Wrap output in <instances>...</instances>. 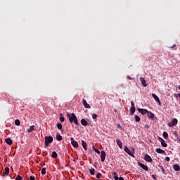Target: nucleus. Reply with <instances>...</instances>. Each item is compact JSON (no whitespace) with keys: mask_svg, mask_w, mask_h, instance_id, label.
<instances>
[{"mask_svg":"<svg viewBox=\"0 0 180 180\" xmlns=\"http://www.w3.org/2000/svg\"><path fill=\"white\" fill-rule=\"evenodd\" d=\"M56 140L58 141H61V140H63V136L61 135H60L59 133H57V134H56Z\"/></svg>","mask_w":180,"mask_h":180,"instance_id":"obj_20","label":"nucleus"},{"mask_svg":"<svg viewBox=\"0 0 180 180\" xmlns=\"http://www.w3.org/2000/svg\"><path fill=\"white\" fill-rule=\"evenodd\" d=\"M159 168H160L161 171L162 172V174H165V169L162 165H158Z\"/></svg>","mask_w":180,"mask_h":180,"instance_id":"obj_31","label":"nucleus"},{"mask_svg":"<svg viewBox=\"0 0 180 180\" xmlns=\"http://www.w3.org/2000/svg\"><path fill=\"white\" fill-rule=\"evenodd\" d=\"M137 110H138V112H139V113H141V115H147V113L148 112V110H147L144 108H138Z\"/></svg>","mask_w":180,"mask_h":180,"instance_id":"obj_9","label":"nucleus"},{"mask_svg":"<svg viewBox=\"0 0 180 180\" xmlns=\"http://www.w3.org/2000/svg\"><path fill=\"white\" fill-rule=\"evenodd\" d=\"M164 139H168V133L167 131L163 132Z\"/></svg>","mask_w":180,"mask_h":180,"instance_id":"obj_33","label":"nucleus"},{"mask_svg":"<svg viewBox=\"0 0 180 180\" xmlns=\"http://www.w3.org/2000/svg\"><path fill=\"white\" fill-rule=\"evenodd\" d=\"M4 175H9V167H6Z\"/></svg>","mask_w":180,"mask_h":180,"instance_id":"obj_27","label":"nucleus"},{"mask_svg":"<svg viewBox=\"0 0 180 180\" xmlns=\"http://www.w3.org/2000/svg\"><path fill=\"white\" fill-rule=\"evenodd\" d=\"M5 141L6 143V144H8V146H12V139L11 138H7L5 139Z\"/></svg>","mask_w":180,"mask_h":180,"instance_id":"obj_18","label":"nucleus"},{"mask_svg":"<svg viewBox=\"0 0 180 180\" xmlns=\"http://www.w3.org/2000/svg\"><path fill=\"white\" fill-rule=\"evenodd\" d=\"M179 89L180 90V85L179 86Z\"/></svg>","mask_w":180,"mask_h":180,"instance_id":"obj_46","label":"nucleus"},{"mask_svg":"<svg viewBox=\"0 0 180 180\" xmlns=\"http://www.w3.org/2000/svg\"><path fill=\"white\" fill-rule=\"evenodd\" d=\"M1 176H4V174H3V175H1Z\"/></svg>","mask_w":180,"mask_h":180,"instance_id":"obj_50","label":"nucleus"},{"mask_svg":"<svg viewBox=\"0 0 180 180\" xmlns=\"http://www.w3.org/2000/svg\"><path fill=\"white\" fill-rule=\"evenodd\" d=\"M151 176H152L153 179L157 180L155 175L153 174Z\"/></svg>","mask_w":180,"mask_h":180,"instance_id":"obj_41","label":"nucleus"},{"mask_svg":"<svg viewBox=\"0 0 180 180\" xmlns=\"http://www.w3.org/2000/svg\"><path fill=\"white\" fill-rule=\"evenodd\" d=\"M112 175L114 176L113 178L115 180H119V176H117V173L116 172H114Z\"/></svg>","mask_w":180,"mask_h":180,"instance_id":"obj_25","label":"nucleus"},{"mask_svg":"<svg viewBox=\"0 0 180 180\" xmlns=\"http://www.w3.org/2000/svg\"><path fill=\"white\" fill-rule=\"evenodd\" d=\"M152 96L153 98L155 99V101L156 102H158V103H159L160 105H161V101H160V98H158L155 94H152Z\"/></svg>","mask_w":180,"mask_h":180,"instance_id":"obj_11","label":"nucleus"},{"mask_svg":"<svg viewBox=\"0 0 180 180\" xmlns=\"http://www.w3.org/2000/svg\"><path fill=\"white\" fill-rule=\"evenodd\" d=\"M34 130V125H32L29 129H27L28 133H32Z\"/></svg>","mask_w":180,"mask_h":180,"instance_id":"obj_22","label":"nucleus"},{"mask_svg":"<svg viewBox=\"0 0 180 180\" xmlns=\"http://www.w3.org/2000/svg\"><path fill=\"white\" fill-rule=\"evenodd\" d=\"M59 120L61 122V123H63V122L65 120V118L63 116L62 113L60 115Z\"/></svg>","mask_w":180,"mask_h":180,"instance_id":"obj_24","label":"nucleus"},{"mask_svg":"<svg viewBox=\"0 0 180 180\" xmlns=\"http://www.w3.org/2000/svg\"><path fill=\"white\" fill-rule=\"evenodd\" d=\"M67 117L69 119L70 123H75L76 126H78L79 124V122H78V118H77V116L75 113H70L67 112Z\"/></svg>","mask_w":180,"mask_h":180,"instance_id":"obj_1","label":"nucleus"},{"mask_svg":"<svg viewBox=\"0 0 180 180\" xmlns=\"http://www.w3.org/2000/svg\"><path fill=\"white\" fill-rule=\"evenodd\" d=\"M127 79H129V80H131V77L127 75Z\"/></svg>","mask_w":180,"mask_h":180,"instance_id":"obj_42","label":"nucleus"},{"mask_svg":"<svg viewBox=\"0 0 180 180\" xmlns=\"http://www.w3.org/2000/svg\"><path fill=\"white\" fill-rule=\"evenodd\" d=\"M57 127L59 130H61L63 129V124H61V123H58Z\"/></svg>","mask_w":180,"mask_h":180,"instance_id":"obj_30","label":"nucleus"},{"mask_svg":"<svg viewBox=\"0 0 180 180\" xmlns=\"http://www.w3.org/2000/svg\"><path fill=\"white\" fill-rule=\"evenodd\" d=\"M22 179H23V177H22V176L17 175L15 180H22Z\"/></svg>","mask_w":180,"mask_h":180,"instance_id":"obj_36","label":"nucleus"},{"mask_svg":"<svg viewBox=\"0 0 180 180\" xmlns=\"http://www.w3.org/2000/svg\"><path fill=\"white\" fill-rule=\"evenodd\" d=\"M140 81L141 82V85H143L144 88H146V86H147V82H146V79H144V77H140Z\"/></svg>","mask_w":180,"mask_h":180,"instance_id":"obj_13","label":"nucleus"},{"mask_svg":"<svg viewBox=\"0 0 180 180\" xmlns=\"http://www.w3.org/2000/svg\"><path fill=\"white\" fill-rule=\"evenodd\" d=\"M124 150L125 151V153H127V154H128V155H130L131 157H133V158H134V154H133V153H131V151L129 150V148H127V146H124Z\"/></svg>","mask_w":180,"mask_h":180,"instance_id":"obj_4","label":"nucleus"},{"mask_svg":"<svg viewBox=\"0 0 180 180\" xmlns=\"http://www.w3.org/2000/svg\"><path fill=\"white\" fill-rule=\"evenodd\" d=\"M169 160H171V159L169 158V157H168V156L165 157V160H166V161H169Z\"/></svg>","mask_w":180,"mask_h":180,"instance_id":"obj_40","label":"nucleus"},{"mask_svg":"<svg viewBox=\"0 0 180 180\" xmlns=\"http://www.w3.org/2000/svg\"><path fill=\"white\" fill-rule=\"evenodd\" d=\"M82 103L86 109H91V105L88 104V103L86 102V100L83 99Z\"/></svg>","mask_w":180,"mask_h":180,"instance_id":"obj_12","label":"nucleus"},{"mask_svg":"<svg viewBox=\"0 0 180 180\" xmlns=\"http://www.w3.org/2000/svg\"><path fill=\"white\" fill-rule=\"evenodd\" d=\"M91 175H95V169L92 168L89 169Z\"/></svg>","mask_w":180,"mask_h":180,"instance_id":"obj_29","label":"nucleus"},{"mask_svg":"<svg viewBox=\"0 0 180 180\" xmlns=\"http://www.w3.org/2000/svg\"><path fill=\"white\" fill-rule=\"evenodd\" d=\"M140 120V117L139 115H135V121L139 122Z\"/></svg>","mask_w":180,"mask_h":180,"instance_id":"obj_35","label":"nucleus"},{"mask_svg":"<svg viewBox=\"0 0 180 180\" xmlns=\"http://www.w3.org/2000/svg\"><path fill=\"white\" fill-rule=\"evenodd\" d=\"M115 112H117V110H115Z\"/></svg>","mask_w":180,"mask_h":180,"instance_id":"obj_47","label":"nucleus"},{"mask_svg":"<svg viewBox=\"0 0 180 180\" xmlns=\"http://www.w3.org/2000/svg\"><path fill=\"white\" fill-rule=\"evenodd\" d=\"M81 124H82V126H88V121L85 119H82L81 120Z\"/></svg>","mask_w":180,"mask_h":180,"instance_id":"obj_17","label":"nucleus"},{"mask_svg":"<svg viewBox=\"0 0 180 180\" xmlns=\"http://www.w3.org/2000/svg\"><path fill=\"white\" fill-rule=\"evenodd\" d=\"M118 180H124L123 177H118Z\"/></svg>","mask_w":180,"mask_h":180,"instance_id":"obj_43","label":"nucleus"},{"mask_svg":"<svg viewBox=\"0 0 180 180\" xmlns=\"http://www.w3.org/2000/svg\"><path fill=\"white\" fill-rule=\"evenodd\" d=\"M116 143H117L118 147H120V148H122V141H120V139H117Z\"/></svg>","mask_w":180,"mask_h":180,"instance_id":"obj_23","label":"nucleus"},{"mask_svg":"<svg viewBox=\"0 0 180 180\" xmlns=\"http://www.w3.org/2000/svg\"><path fill=\"white\" fill-rule=\"evenodd\" d=\"M71 144L75 148H78V142L77 141L74 140V138H70Z\"/></svg>","mask_w":180,"mask_h":180,"instance_id":"obj_5","label":"nucleus"},{"mask_svg":"<svg viewBox=\"0 0 180 180\" xmlns=\"http://www.w3.org/2000/svg\"><path fill=\"white\" fill-rule=\"evenodd\" d=\"M93 150H94V151L97 153V154H101V151L99 150H98V148H95V146H93Z\"/></svg>","mask_w":180,"mask_h":180,"instance_id":"obj_28","label":"nucleus"},{"mask_svg":"<svg viewBox=\"0 0 180 180\" xmlns=\"http://www.w3.org/2000/svg\"><path fill=\"white\" fill-rule=\"evenodd\" d=\"M101 176H102V174H101V173H98V174H96V178H97V179H101Z\"/></svg>","mask_w":180,"mask_h":180,"instance_id":"obj_37","label":"nucleus"},{"mask_svg":"<svg viewBox=\"0 0 180 180\" xmlns=\"http://www.w3.org/2000/svg\"><path fill=\"white\" fill-rule=\"evenodd\" d=\"M94 167H96V165H94Z\"/></svg>","mask_w":180,"mask_h":180,"instance_id":"obj_49","label":"nucleus"},{"mask_svg":"<svg viewBox=\"0 0 180 180\" xmlns=\"http://www.w3.org/2000/svg\"><path fill=\"white\" fill-rule=\"evenodd\" d=\"M147 115L149 119H154V116H155L154 113L151 112L150 111H148Z\"/></svg>","mask_w":180,"mask_h":180,"instance_id":"obj_16","label":"nucleus"},{"mask_svg":"<svg viewBox=\"0 0 180 180\" xmlns=\"http://www.w3.org/2000/svg\"><path fill=\"white\" fill-rule=\"evenodd\" d=\"M160 143H161V146H162V147H168V145L167 144V143L165 142V141H164L163 139H162V138H160Z\"/></svg>","mask_w":180,"mask_h":180,"instance_id":"obj_14","label":"nucleus"},{"mask_svg":"<svg viewBox=\"0 0 180 180\" xmlns=\"http://www.w3.org/2000/svg\"><path fill=\"white\" fill-rule=\"evenodd\" d=\"M97 117H98V115H96V114L92 115V119L95 120V119H97Z\"/></svg>","mask_w":180,"mask_h":180,"instance_id":"obj_38","label":"nucleus"},{"mask_svg":"<svg viewBox=\"0 0 180 180\" xmlns=\"http://www.w3.org/2000/svg\"><path fill=\"white\" fill-rule=\"evenodd\" d=\"M82 147H83L84 150H85L86 151V150H88V148H87V145L85 143V141L82 140Z\"/></svg>","mask_w":180,"mask_h":180,"instance_id":"obj_19","label":"nucleus"},{"mask_svg":"<svg viewBox=\"0 0 180 180\" xmlns=\"http://www.w3.org/2000/svg\"><path fill=\"white\" fill-rule=\"evenodd\" d=\"M178 124V120L176 118H174L172 121V123L169 124V127H172L174 126H176Z\"/></svg>","mask_w":180,"mask_h":180,"instance_id":"obj_8","label":"nucleus"},{"mask_svg":"<svg viewBox=\"0 0 180 180\" xmlns=\"http://www.w3.org/2000/svg\"><path fill=\"white\" fill-rule=\"evenodd\" d=\"M155 151H156V153H158V154H165V150H164L161 148H156Z\"/></svg>","mask_w":180,"mask_h":180,"instance_id":"obj_15","label":"nucleus"},{"mask_svg":"<svg viewBox=\"0 0 180 180\" xmlns=\"http://www.w3.org/2000/svg\"><path fill=\"white\" fill-rule=\"evenodd\" d=\"M144 160L147 162H153V158H151V156L149 155L148 154H146L144 156Z\"/></svg>","mask_w":180,"mask_h":180,"instance_id":"obj_7","label":"nucleus"},{"mask_svg":"<svg viewBox=\"0 0 180 180\" xmlns=\"http://www.w3.org/2000/svg\"><path fill=\"white\" fill-rule=\"evenodd\" d=\"M131 108H130V115H133L136 112V107L134 106V102L131 101Z\"/></svg>","mask_w":180,"mask_h":180,"instance_id":"obj_3","label":"nucleus"},{"mask_svg":"<svg viewBox=\"0 0 180 180\" xmlns=\"http://www.w3.org/2000/svg\"><path fill=\"white\" fill-rule=\"evenodd\" d=\"M53 143V136H45V147H49V144Z\"/></svg>","mask_w":180,"mask_h":180,"instance_id":"obj_2","label":"nucleus"},{"mask_svg":"<svg viewBox=\"0 0 180 180\" xmlns=\"http://www.w3.org/2000/svg\"><path fill=\"white\" fill-rule=\"evenodd\" d=\"M173 169H174V171H180V167L179 165H173Z\"/></svg>","mask_w":180,"mask_h":180,"instance_id":"obj_21","label":"nucleus"},{"mask_svg":"<svg viewBox=\"0 0 180 180\" xmlns=\"http://www.w3.org/2000/svg\"><path fill=\"white\" fill-rule=\"evenodd\" d=\"M138 165L139 167H141V168H143L144 169V171H148V167H147V165H146L140 162H138Z\"/></svg>","mask_w":180,"mask_h":180,"instance_id":"obj_10","label":"nucleus"},{"mask_svg":"<svg viewBox=\"0 0 180 180\" xmlns=\"http://www.w3.org/2000/svg\"><path fill=\"white\" fill-rule=\"evenodd\" d=\"M41 174V175H46V167L42 168Z\"/></svg>","mask_w":180,"mask_h":180,"instance_id":"obj_32","label":"nucleus"},{"mask_svg":"<svg viewBox=\"0 0 180 180\" xmlns=\"http://www.w3.org/2000/svg\"><path fill=\"white\" fill-rule=\"evenodd\" d=\"M105 158H106V153H105V150H101V162H105Z\"/></svg>","mask_w":180,"mask_h":180,"instance_id":"obj_6","label":"nucleus"},{"mask_svg":"<svg viewBox=\"0 0 180 180\" xmlns=\"http://www.w3.org/2000/svg\"><path fill=\"white\" fill-rule=\"evenodd\" d=\"M176 45H173L172 47H171V49H174V47H175Z\"/></svg>","mask_w":180,"mask_h":180,"instance_id":"obj_44","label":"nucleus"},{"mask_svg":"<svg viewBox=\"0 0 180 180\" xmlns=\"http://www.w3.org/2000/svg\"><path fill=\"white\" fill-rule=\"evenodd\" d=\"M30 180H36V177H34V176H30Z\"/></svg>","mask_w":180,"mask_h":180,"instance_id":"obj_39","label":"nucleus"},{"mask_svg":"<svg viewBox=\"0 0 180 180\" xmlns=\"http://www.w3.org/2000/svg\"><path fill=\"white\" fill-rule=\"evenodd\" d=\"M15 126H19L20 124V121L19 120H15Z\"/></svg>","mask_w":180,"mask_h":180,"instance_id":"obj_34","label":"nucleus"},{"mask_svg":"<svg viewBox=\"0 0 180 180\" xmlns=\"http://www.w3.org/2000/svg\"><path fill=\"white\" fill-rule=\"evenodd\" d=\"M74 162H77V160H74Z\"/></svg>","mask_w":180,"mask_h":180,"instance_id":"obj_45","label":"nucleus"},{"mask_svg":"<svg viewBox=\"0 0 180 180\" xmlns=\"http://www.w3.org/2000/svg\"><path fill=\"white\" fill-rule=\"evenodd\" d=\"M51 157H52V158H57V157H58V155L57 154V152L53 151L51 154Z\"/></svg>","mask_w":180,"mask_h":180,"instance_id":"obj_26","label":"nucleus"},{"mask_svg":"<svg viewBox=\"0 0 180 180\" xmlns=\"http://www.w3.org/2000/svg\"><path fill=\"white\" fill-rule=\"evenodd\" d=\"M118 127H120V125H118Z\"/></svg>","mask_w":180,"mask_h":180,"instance_id":"obj_48","label":"nucleus"}]
</instances>
